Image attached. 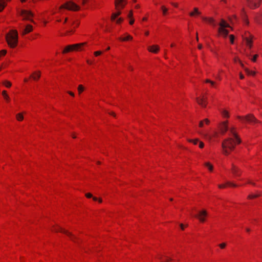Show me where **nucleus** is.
Returning <instances> with one entry per match:
<instances>
[{
	"label": "nucleus",
	"mask_w": 262,
	"mask_h": 262,
	"mask_svg": "<svg viewBox=\"0 0 262 262\" xmlns=\"http://www.w3.org/2000/svg\"><path fill=\"white\" fill-rule=\"evenodd\" d=\"M237 144V140L232 137L225 139L222 144L223 154L226 156L229 155Z\"/></svg>",
	"instance_id": "f257e3e1"
},
{
	"label": "nucleus",
	"mask_w": 262,
	"mask_h": 262,
	"mask_svg": "<svg viewBox=\"0 0 262 262\" xmlns=\"http://www.w3.org/2000/svg\"><path fill=\"white\" fill-rule=\"evenodd\" d=\"M18 32L16 30H11L6 36L8 46L12 49L16 48L18 45Z\"/></svg>",
	"instance_id": "f03ea898"
},
{
	"label": "nucleus",
	"mask_w": 262,
	"mask_h": 262,
	"mask_svg": "<svg viewBox=\"0 0 262 262\" xmlns=\"http://www.w3.org/2000/svg\"><path fill=\"white\" fill-rule=\"evenodd\" d=\"M81 7L72 1H69L61 5L58 9V12L62 13L64 10H67L73 12H77L80 10Z\"/></svg>",
	"instance_id": "7ed1b4c3"
},
{
	"label": "nucleus",
	"mask_w": 262,
	"mask_h": 262,
	"mask_svg": "<svg viewBox=\"0 0 262 262\" xmlns=\"http://www.w3.org/2000/svg\"><path fill=\"white\" fill-rule=\"evenodd\" d=\"M219 28L218 29L219 35L226 38L229 34V31L227 29L228 28H231L229 24L224 19H221L219 23Z\"/></svg>",
	"instance_id": "20e7f679"
},
{
	"label": "nucleus",
	"mask_w": 262,
	"mask_h": 262,
	"mask_svg": "<svg viewBox=\"0 0 262 262\" xmlns=\"http://www.w3.org/2000/svg\"><path fill=\"white\" fill-rule=\"evenodd\" d=\"M51 230L53 232H59L64 233L66 235H67L68 236H69L72 241H73L74 242L76 241H75L76 237L73 234H72L71 232H70L68 230L62 229L60 227H59L57 225L53 226Z\"/></svg>",
	"instance_id": "39448f33"
},
{
	"label": "nucleus",
	"mask_w": 262,
	"mask_h": 262,
	"mask_svg": "<svg viewBox=\"0 0 262 262\" xmlns=\"http://www.w3.org/2000/svg\"><path fill=\"white\" fill-rule=\"evenodd\" d=\"M237 118L243 122H248L251 124H255L258 122V121L252 114H248L245 116H237Z\"/></svg>",
	"instance_id": "423d86ee"
},
{
	"label": "nucleus",
	"mask_w": 262,
	"mask_h": 262,
	"mask_svg": "<svg viewBox=\"0 0 262 262\" xmlns=\"http://www.w3.org/2000/svg\"><path fill=\"white\" fill-rule=\"evenodd\" d=\"M208 216V214L207 211L203 209L198 212V214L196 215V217L200 223H204L207 221Z\"/></svg>",
	"instance_id": "0eeeda50"
},
{
	"label": "nucleus",
	"mask_w": 262,
	"mask_h": 262,
	"mask_svg": "<svg viewBox=\"0 0 262 262\" xmlns=\"http://www.w3.org/2000/svg\"><path fill=\"white\" fill-rule=\"evenodd\" d=\"M127 4V0H115V6L116 10L121 11Z\"/></svg>",
	"instance_id": "6e6552de"
},
{
	"label": "nucleus",
	"mask_w": 262,
	"mask_h": 262,
	"mask_svg": "<svg viewBox=\"0 0 262 262\" xmlns=\"http://www.w3.org/2000/svg\"><path fill=\"white\" fill-rule=\"evenodd\" d=\"M261 0H248V6L252 9L259 7L260 5Z\"/></svg>",
	"instance_id": "1a4fd4ad"
},
{
	"label": "nucleus",
	"mask_w": 262,
	"mask_h": 262,
	"mask_svg": "<svg viewBox=\"0 0 262 262\" xmlns=\"http://www.w3.org/2000/svg\"><path fill=\"white\" fill-rule=\"evenodd\" d=\"M228 121H225L219 124L218 128L221 134H224L227 131L228 128Z\"/></svg>",
	"instance_id": "9d476101"
},
{
	"label": "nucleus",
	"mask_w": 262,
	"mask_h": 262,
	"mask_svg": "<svg viewBox=\"0 0 262 262\" xmlns=\"http://www.w3.org/2000/svg\"><path fill=\"white\" fill-rule=\"evenodd\" d=\"M231 171L235 178L240 177L242 173V170L234 164L232 165Z\"/></svg>",
	"instance_id": "9b49d317"
},
{
	"label": "nucleus",
	"mask_w": 262,
	"mask_h": 262,
	"mask_svg": "<svg viewBox=\"0 0 262 262\" xmlns=\"http://www.w3.org/2000/svg\"><path fill=\"white\" fill-rule=\"evenodd\" d=\"M196 101L198 104L203 107H205L207 106V97L205 95H203L197 98Z\"/></svg>",
	"instance_id": "f8f14e48"
},
{
	"label": "nucleus",
	"mask_w": 262,
	"mask_h": 262,
	"mask_svg": "<svg viewBox=\"0 0 262 262\" xmlns=\"http://www.w3.org/2000/svg\"><path fill=\"white\" fill-rule=\"evenodd\" d=\"M230 133L233 136L234 139H236L237 142V144H240L241 143V139L238 136L236 128L235 127H232L230 128Z\"/></svg>",
	"instance_id": "ddd939ff"
},
{
	"label": "nucleus",
	"mask_w": 262,
	"mask_h": 262,
	"mask_svg": "<svg viewBox=\"0 0 262 262\" xmlns=\"http://www.w3.org/2000/svg\"><path fill=\"white\" fill-rule=\"evenodd\" d=\"M21 14L24 19L32 21L31 18L33 17V14L31 11L23 10Z\"/></svg>",
	"instance_id": "4468645a"
},
{
	"label": "nucleus",
	"mask_w": 262,
	"mask_h": 262,
	"mask_svg": "<svg viewBox=\"0 0 262 262\" xmlns=\"http://www.w3.org/2000/svg\"><path fill=\"white\" fill-rule=\"evenodd\" d=\"M237 187V185L231 182H227L226 183L224 184H221L218 185V187L220 189H224L228 187Z\"/></svg>",
	"instance_id": "2eb2a0df"
},
{
	"label": "nucleus",
	"mask_w": 262,
	"mask_h": 262,
	"mask_svg": "<svg viewBox=\"0 0 262 262\" xmlns=\"http://www.w3.org/2000/svg\"><path fill=\"white\" fill-rule=\"evenodd\" d=\"M155 259L159 260L160 262H169L171 260L170 258L163 256L161 254H158L155 257Z\"/></svg>",
	"instance_id": "dca6fc26"
},
{
	"label": "nucleus",
	"mask_w": 262,
	"mask_h": 262,
	"mask_svg": "<svg viewBox=\"0 0 262 262\" xmlns=\"http://www.w3.org/2000/svg\"><path fill=\"white\" fill-rule=\"evenodd\" d=\"M86 42H82L79 43L73 44V47H74L75 51H82L84 47L86 46Z\"/></svg>",
	"instance_id": "f3484780"
},
{
	"label": "nucleus",
	"mask_w": 262,
	"mask_h": 262,
	"mask_svg": "<svg viewBox=\"0 0 262 262\" xmlns=\"http://www.w3.org/2000/svg\"><path fill=\"white\" fill-rule=\"evenodd\" d=\"M253 36L252 35H249V36L245 38L246 44L247 47L249 48H251L253 45Z\"/></svg>",
	"instance_id": "a211bd4d"
},
{
	"label": "nucleus",
	"mask_w": 262,
	"mask_h": 262,
	"mask_svg": "<svg viewBox=\"0 0 262 262\" xmlns=\"http://www.w3.org/2000/svg\"><path fill=\"white\" fill-rule=\"evenodd\" d=\"M41 76V72L39 71L34 72L30 76L34 81H38Z\"/></svg>",
	"instance_id": "6ab92c4d"
},
{
	"label": "nucleus",
	"mask_w": 262,
	"mask_h": 262,
	"mask_svg": "<svg viewBox=\"0 0 262 262\" xmlns=\"http://www.w3.org/2000/svg\"><path fill=\"white\" fill-rule=\"evenodd\" d=\"M147 50L150 52L157 53L160 50V48L158 45H152L149 46Z\"/></svg>",
	"instance_id": "aec40b11"
},
{
	"label": "nucleus",
	"mask_w": 262,
	"mask_h": 262,
	"mask_svg": "<svg viewBox=\"0 0 262 262\" xmlns=\"http://www.w3.org/2000/svg\"><path fill=\"white\" fill-rule=\"evenodd\" d=\"M75 51L74 47H73V45H70L68 46H67L63 50L62 53V54H67L68 53Z\"/></svg>",
	"instance_id": "412c9836"
},
{
	"label": "nucleus",
	"mask_w": 262,
	"mask_h": 262,
	"mask_svg": "<svg viewBox=\"0 0 262 262\" xmlns=\"http://www.w3.org/2000/svg\"><path fill=\"white\" fill-rule=\"evenodd\" d=\"M33 31V27L31 25H28L26 26L25 29L22 32V35H25Z\"/></svg>",
	"instance_id": "4be33fe9"
},
{
	"label": "nucleus",
	"mask_w": 262,
	"mask_h": 262,
	"mask_svg": "<svg viewBox=\"0 0 262 262\" xmlns=\"http://www.w3.org/2000/svg\"><path fill=\"white\" fill-rule=\"evenodd\" d=\"M202 19L214 27L216 25L215 20L212 17H202Z\"/></svg>",
	"instance_id": "5701e85b"
},
{
	"label": "nucleus",
	"mask_w": 262,
	"mask_h": 262,
	"mask_svg": "<svg viewBox=\"0 0 262 262\" xmlns=\"http://www.w3.org/2000/svg\"><path fill=\"white\" fill-rule=\"evenodd\" d=\"M201 14V12L199 11V9L196 7L193 8V11L189 13V16L191 17H195Z\"/></svg>",
	"instance_id": "b1692460"
},
{
	"label": "nucleus",
	"mask_w": 262,
	"mask_h": 262,
	"mask_svg": "<svg viewBox=\"0 0 262 262\" xmlns=\"http://www.w3.org/2000/svg\"><path fill=\"white\" fill-rule=\"evenodd\" d=\"M121 14V11L119 10H116V12L113 13L111 17V19L112 21H114L116 19V18L119 16Z\"/></svg>",
	"instance_id": "393cba45"
},
{
	"label": "nucleus",
	"mask_w": 262,
	"mask_h": 262,
	"mask_svg": "<svg viewBox=\"0 0 262 262\" xmlns=\"http://www.w3.org/2000/svg\"><path fill=\"white\" fill-rule=\"evenodd\" d=\"M2 96H3V98H4V99L6 101V102H7V103L10 102V98L9 96V95H8L7 91H5V90L3 91L2 93Z\"/></svg>",
	"instance_id": "a878e982"
},
{
	"label": "nucleus",
	"mask_w": 262,
	"mask_h": 262,
	"mask_svg": "<svg viewBox=\"0 0 262 262\" xmlns=\"http://www.w3.org/2000/svg\"><path fill=\"white\" fill-rule=\"evenodd\" d=\"M133 38L131 35H130L129 34H127L126 37H120L119 38V40L121 41H127L132 40Z\"/></svg>",
	"instance_id": "bb28decb"
},
{
	"label": "nucleus",
	"mask_w": 262,
	"mask_h": 262,
	"mask_svg": "<svg viewBox=\"0 0 262 262\" xmlns=\"http://www.w3.org/2000/svg\"><path fill=\"white\" fill-rule=\"evenodd\" d=\"M7 0H0V12H2L6 6Z\"/></svg>",
	"instance_id": "cd10ccee"
},
{
	"label": "nucleus",
	"mask_w": 262,
	"mask_h": 262,
	"mask_svg": "<svg viewBox=\"0 0 262 262\" xmlns=\"http://www.w3.org/2000/svg\"><path fill=\"white\" fill-rule=\"evenodd\" d=\"M205 166L208 169L210 172H212L213 170V166L210 162H206L205 163Z\"/></svg>",
	"instance_id": "c85d7f7f"
},
{
	"label": "nucleus",
	"mask_w": 262,
	"mask_h": 262,
	"mask_svg": "<svg viewBox=\"0 0 262 262\" xmlns=\"http://www.w3.org/2000/svg\"><path fill=\"white\" fill-rule=\"evenodd\" d=\"M16 119L18 121H22L24 120V115L23 113H18L16 115Z\"/></svg>",
	"instance_id": "c756f323"
},
{
	"label": "nucleus",
	"mask_w": 262,
	"mask_h": 262,
	"mask_svg": "<svg viewBox=\"0 0 262 262\" xmlns=\"http://www.w3.org/2000/svg\"><path fill=\"white\" fill-rule=\"evenodd\" d=\"M161 9L163 16H166L168 14V9L165 6H162Z\"/></svg>",
	"instance_id": "7c9ffc66"
},
{
	"label": "nucleus",
	"mask_w": 262,
	"mask_h": 262,
	"mask_svg": "<svg viewBox=\"0 0 262 262\" xmlns=\"http://www.w3.org/2000/svg\"><path fill=\"white\" fill-rule=\"evenodd\" d=\"M256 21L260 25H262V14H258L255 17Z\"/></svg>",
	"instance_id": "2f4dec72"
},
{
	"label": "nucleus",
	"mask_w": 262,
	"mask_h": 262,
	"mask_svg": "<svg viewBox=\"0 0 262 262\" xmlns=\"http://www.w3.org/2000/svg\"><path fill=\"white\" fill-rule=\"evenodd\" d=\"M3 84L7 88H10L12 85L11 82L8 80L4 81L3 82Z\"/></svg>",
	"instance_id": "473e14b6"
},
{
	"label": "nucleus",
	"mask_w": 262,
	"mask_h": 262,
	"mask_svg": "<svg viewBox=\"0 0 262 262\" xmlns=\"http://www.w3.org/2000/svg\"><path fill=\"white\" fill-rule=\"evenodd\" d=\"M84 87L82 84H79L78 86L77 90L78 94H80L84 91Z\"/></svg>",
	"instance_id": "72a5a7b5"
},
{
	"label": "nucleus",
	"mask_w": 262,
	"mask_h": 262,
	"mask_svg": "<svg viewBox=\"0 0 262 262\" xmlns=\"http://www.w3.org/2000/svg\"><path fill=\"white\" fill-rule=\"evenodd\" d=\"M222 115L224 118H228L230 117L229 112L226 110L223 111V112H222Z\"/></svg>",
	"instance_id": "f704fd0d"
},
{
	"label": "nucleus",
	"mask_w": 262,
	"mask_h": 262,
	"mask_svg": "<svg viewBox=\"0 0 262 262\" xmlns=\"http://www.w3.org/2000/svg\"><path fill=\"white\" fill-rule=\"evenodd\" d=\"M245 71L249 75L254 76L255 75V72L251 71L249 69H248V68H245Z\"/></svg>",
	"instance_id": "c9c22d12"
},
{
	"label": "nucleus",
	"mask_w": 262,
	"mask_h": 262,
	"mask_svg": "<svg viewBox=\"0 0 262 262\" xmlns=\"http://www.w3.org/2000/svg\"><path fill=\"white\" fill-rule=\"evenodd\" d=\"M199 140L198 139H189L188 141L189 142L192 143L194 145H196L198 143H199Z\"/></svg>",
	"instance_id": "e433bc0d"
},
{
	"label": "nucleus",
	"mask_w": 262,
	"mask_h": 262,
	"mask_svg": "<svg viewBox=\"0 0 262 262\" xmlns=\"http://www.w3.org/2000/svg\"><path fill=\"white\" fill-rule=\"evenodd\" d=\"M218 246L221 249H224L227 247V243L225 242H223L219 244Z\"/></svg>",
	"instance_id": "4c0bfd02"
},
{
	"label": "nucleus",
	"mask_w": 262,
	"mask_h": 262,
	"mask_svg": "<svg viewBox=\"0 0 262 262\" xmlns=\"http://www.w3.org/2000/svg\"><path fill=\"white\" fill-rule=\"evenodd\" d=\"M205 82L210 83L211 86H213V87L215 86V82L213 81H211L209 79H206L205 81Z\"/></svg>",
	"instance_id": "58836bf2"
},
{
	"label": "nucleus",
	"mask_w": 262,
	"mask_h": 262,
	"mask_svg": "<svg viewBox=\"0 0 262 262\" xmlns=\"http://www.w3.org/2000/svg\"><path fill=\"white\" fill-rule=\"evenodd\" d=\"M7 53V50H2L0 51V58L6 55Z\"/></svg>",
	"instance_id": "ea45409f"
},
{
	"label": "nucleus",
	"mask_w": 262,
	"mask_h": 262,
	"mask_svg": "<svg viewBox=\"0 0 262 262\" xmlns=\"http://www.w3.org/2000/svg\"><path fill=\"white\" fill-rule=\"evenodd\" d=\"M229 39H230V43L231 44H233L234 43V39H235L234 36L233 35H232V34L230 35H229Z\"/></svg>",
	"instance_id": "a19ab883"
},
{
	"label": "nucleus",
	"mask_w": 262,
	"mask_h": 262,
	"mask_svg": "<svg viewBox=\"0 0 262 262\" xmlns=\"http://www.w3.org/2000/svg\"><path fill=\"white\" fill-rule=\"evenodd\" d=\"M258 195H256V194H249L248 196V199H255V198H256L258 197Z\"/></svg>",
	"instance_id": "79ce46f5"
},
{
	"label": "nucleus",
	"mask_w": 262,
	"mask_h": 262,
	"mask_svg": "<svg viewBox=\"0 0 262 262\" xmlns=\"http://www.w3.org/2000/svg\"><path fill=\"white\" fill-rule=\"evenodd\" d=\"M102 54V52L101 51H97L94 52V55L97 57L101 55Z\"/></svg>",
	"instance_id": "37998d69"
},
{
	"label": "nucleus",
	"mask_w": 262,
	"mask_h": 262,
	"mask_svg": "<svg viewBox=\"0 0 262 262\" xmlns=\"http://www.w3.org/2000/svg\"><path fill=\"white\" fill-rule=\"evenodd\" d=\"M258 54H255L252 58L251 59V60L253 62H256V60H257V58H258Z\"/></svg>",
	"instance_id": "c03bdc74"
},
{
	"label": "nucleus",
	"mask_w": 262,
	"mask_h": 262,
	"mask_svg": "<svg viewBox=\"0 0 262 262\" xmlns=\"http://www.w3.org/2000/svg\"><path fill=\"white\" fill-rule=\"evenodd\" d=\"M180 227L182 230H184L185 228L187 227V225H184L183 224L181 223L180 224Z\"/></svg>",
	"instance_id": "a18cd8bd"
},
{
	"label": "nucleus",
	"mask_w": 262,
	"mask_h": 262,
	"mask_svg": "<svg viewBox=\"0 0 262 262\" xmlns=\"http://www.w3.org/2000/svg\"><path fill=\"white\" fill-rule=\"evenodd\" d=\"M128 17L130 19V18H133V10H130L129 12V13L128 14Z\"/></svg>",
	"instance_id": "49530a36"
},
{
	"label": "nucleus",
	"mask_w": 262,
	"mask_h": 262,
	"mask_svg": "<svg viewBox=\"0 0 262 262\" xmlns=\"http://www.w3.org/2000/svg\"><path fill=\"white\" fill-rule=\"evenodd\" d=\"M123 19L121 17H120L116 20V24H120L123 22Z\"/></svg>",
	"instance_id": "de8ad7c7"
},
{
	"label": "nucleus",
	"mask_w": 262,
	"mask_h": 262,
	"mask_svg": "<svg viewBox=\"0 0 262 262\" xmlns=\"http://www.w3.org/2000/svg\"><path fill=\"white\" fill-rule=\"evenodd\" d=\"M234 62L236 63V62H238V63H239L241 62V60H240V59L238 57H235L234 58Z\"/></svg>",
	"instance_id": "09e8293b"
},
{
	"label": "nucleus",
	"mask_w": 262,
	"mask_h": 262,
	"mask_svg": "<svg viewBox=\"0 0 262 262\" xmlns=\"http://www.w3.org/2000/svg\"><path fill=\"white\" fill-rule=\"evenodd\" d=\"M92 198H93V200L94 201H98V200L99 203H101V202H102V199H101V198H99V199H98V198H97V197H95V196H94V197H92Z\"/></svg>",
	"instance_id": "8fccbe9b"
},
{
	"label": "nucleus",
	"mask_w": 262,
	"mask_h": 262,
	"mask_svg": "<svg viewBox=\"0 0 262 262\" xmlns=\"http://www.w3.org/2000/svg\"><path fill=\"white\" fill-rule=\"evenodd\" d=\"M199 146L200 148H203L204 147V144L202 141H199Z\"/></svg>",
	"instance_id": "3c124183"
},
{
	"label": "nucleus",
	"mask_w": 262,
	"mask_h": 262,
	"mask_svg": "<svg viewBox=\"0 0 262 262\" xmlns=\"http://www.w3.org/2000/svg\"><path fill=\"white\" fill-rule=\"evenodd\" d=\"M85 195L87 198H91L93 197V195L91 193H86Z\"/></svg>",
	"instance_id": "603ef678"
},
{
	"label": "nucleus",
	"mask_w": 262,
	"mask_h": 262,
	"mask_svg": "<svg viewBox=\"0 0 262 262\" xmlns=\"http://www.w3.org/2000/svg\"><path fill=\"white\" fill-rule=\"evenodd\" d=\"M204 121H203V120L201 121L200 122V123H199V127H203V126H204Z\"/></svg>",
	"instance_id": "864d4df0"
},
{
	"label": "nucleus",
	"mask_w": 262,
	"mask_h": 262,
	"mask_svg": "<svg viewBox=\"0 0 262 262\" xmlns=\"http://www.w3.org/2000/svg\"><path fill=\"white\" fill-rule=\"evenodd\" d=\"M203 121L204 122V123H205L207 125H208L210 122L209 120L208 119H205L204 120H203Z\"/></svg>",
	"instance_id": "5fc2aeb1"
},
{
	"label": "nucleus",
	"mask_w": 262,
	"mask_h": 262,
	"mask_svg": "<svg viewBox=\"0 0 262 262\" xmlns=\"http://www.w3.org/2000/svg\"><path fill=\"white\" fill-rule=\"evenodd\" d=\"M134 22H135L134 18H130L129 23L130 25H132L134 23Z\"/></svg>",
	"instance_id": "6e6d98bb"
},
{
	"label": "nucleus",
	"mask_w": 262,
	"mask_h": 262,
	"mask_svg": "<svg viewBox=\"0 0 262 262\" xmlns=\"http://www.w3.org/2000/svg\"><path fill=\"white\" fill-rule=\"evenodd\" d=\"M171 4L176 8L178 7L179 4L177 3H171Z\"/></svg>",
	"instance_id": "4d7b16f0"
},
{
	"label": "nucleus",
	"mask_w": 262,
	"mask_h": 262,
	"mask_svg": "<svg viewBox=\"0 0 262 262\" xmlns=\"http://www.w3.org/2000/svg\"><path fill=\"white\" fill-rule=\"evenodd\" d=\"M89 2V0H82V5H84Z\"/></svg>",
	"instance_id": "13d9d810"
},
{
	"label": "nucleus",
	"mask_w": 262,
	"mask_h": 262,
	"mask_svg": "<svg viewBox=\"0 0 262 262\" xmlns=\"http://www.w3.org/2000/svg\"><path fill=\"white\" fill-rule=\"evenodd\" d=\"M68 93L71 96L74 97L75 95H74V93L73 92H72L71 91H68Z\"/></svg>",
	"instance_id": "bf43d9fd"
},
{
	"label": "nucleus",
	"mask_w": 262,
	"mask_h": 262,
	"mask_svg": "<svg viewBox=\"0 0 262 262\" xmlns=\"http://www.w3.org/2000/svg\"><path fill=\"white\" fill-rule=\"evenodd\" d=\"M241 65V66L242 67V68L245 70V69L246 68L245 67V66L244 64H243V63L242 62V61H241V62L239 63Z\"/></svg>",
	"instance_id": "052dcab7"
},
{
	"label": "nucleus",
	"mask_w": 262,
	"mask_h": 262,
	"mask_svg": "<svg viewBox=\"0 0 262 262\" xmlns=\"http://www.w3.org/2000/svg\"><path fill=\"white\" fill-rule=\"evenodd\" d=\"M86 62L88 64H90V65L93 64V61L91 60H87Z\"/></svg>",
	"instance_id": "680f3d73"
},
{
	"label": "nucleus",
	"mask_w": 262,
	"mask_h": 262,
	"mask_svg": "<svg viewBox=\"0 0 262 262\" xmlns=\"http://www.w3.org/2000/svg\"><path fill=\"white\" fill-rule=\"evenodd\" d=\"M239 78L241 79H243L244 78V76L242 73L239 74Z\"/></svg>",
	"instance_id": "e2e57ef3"
},
{
	"label": "nucleus",
	"mask_w": 262,
	"mask_h": 262,
	"mask_svg": "<svg viewBox=\"0 0 262 262\" xmlns=\"http://www.w3.org/2000/svg\"><path fill=\"white\" fill-rule=\"evenodd\" d=\"M147 19H148V18H147V17H144L142 18V20L143 21H147Z\"/></svg>",
	"instance_id": "0e129e2a"
},
{
	"label": "nucleus",
	"mask_w": 262,
	"mask_h": 262,
	"mask_svg": "<svg viewBox=\"0 0 262 262\" xmlns=\"http://www.w3.org/2000/svg\"><path fill=\"white\" fill-rule=\"evenodd\" d=\"M198 47L199 49L201 50L203 48V46L202 44H199Z\"/></svg>",
	"instance_id": "69168bd1"
},
{
	"label": "nucleus",
	"mask_w": 262,
	"mask_h": 262,
	"mask_svg": "<svg viewBox=\"0 0 262 262\" xmlns=\"http://www.w3.org/2000/svg\"><path fill=\"white\" fill-rule=\"evenodd\" d=\"M135 9H139L140 8V5L139 4H137L135 6Z\"/></svg>",
	"instance_id": "338daca9"
},
{
	"label": "nucleus",
	"mask_w": 262,
	"mask_h": 262,
	"mask_svg": "<svg viewBox=\"0 0 262 262\" xmlns=\"http://www.w3.org/2000/svg\"><path fill=\"white\" fill-rule=\"evenodd\" d=\"M247 183L248 184H252L253 185H254L255 184L253 182H252L250 180H248V182H247Z\"/></svg>",
	"instance_id": "774afa93"
}]
</instances>
